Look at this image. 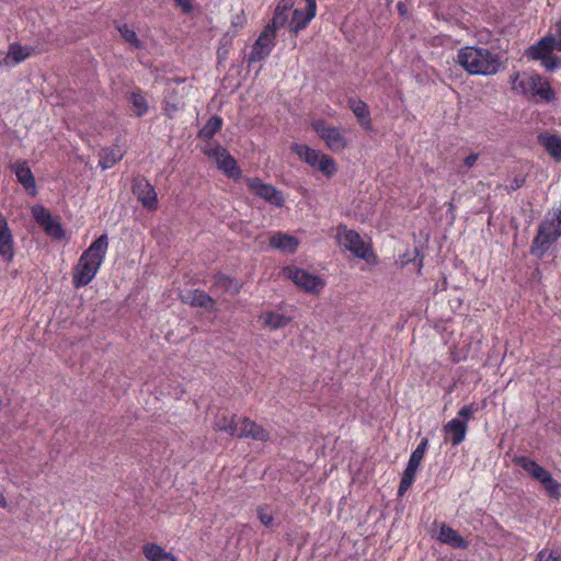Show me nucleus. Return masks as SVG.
Segmentation results:
<instances>
[{
  "label": "nucleus",
  "mask_w": 561,
  "mask_h": 561,
  "mask_svg": "<svg viewBox=\"0 0 561 561\" xmlns=\"http://www.w3.org/2000/svg\"><path fill=\"white\" fill-rule=\"evenodd\" d=\"M107 249V236L102 234L83 251L72 271V283L76 288L92 282L105 259Z\"/></svg>",
  "instance_id": "nucleus-1"
},
{
  "label": "nucleus",
  "mask_w": 561,
  "mask_h": 561,
  "mask_svg": "<svg viewBox=\"0 0 561 561\" xmlns=\"http://www.w3.org/2000/svg\"><path fill=\"white\" fill-rule=\"evenodd\" d=\"M456 64L471 76H493L502 68L499 55L486 48L466 46L458 50Z\"/></svg>",
  "instance_id": "nucleus-2"
},
{
  "label": "nucleus",
  "mask_w": 561,
  "mask_h": 561,
  "mask_svg": "<svg viewBox=\"0 0 561 561\" xmlns=\"http://www.w3.org/2000/svg\"><path fill=\"white\" fill-rule=\"evenodd\" d=\"M214 428L217 432H224L232 437L252 438L263 443L271 438L270 433L263 426L247 416H237L234 414L217 415L214 422Z\"/></svg>",
  "instance_id": "nucleus-3"
},
{
  "label": "nucleus",
  "mask_w": 561,
  "mask_h": 561,
  "mask_svg": "<svg viewBox=\"0 0 561 561\" xmlns=\"http://www.w3.org/2000/svg\"><path fill=\"white\" fill-rule=\"evenodd\" d=\"M314 18L312 12L302 9L296 0H280L275 8L271 24L277 30L288 26L289 31L297 34L304 30Z\"/></svg>",
  "instance_id": "nucleus-4"
},
{
  "label": "nucleus",
  "mask_w": 561,
  "mask_h": 561,
  "mask_svg": "<svg viewBox=\"0 0 561 561\" xmlns=\"http://www.w3.org/2000/svg\"><path fill=\"white\" fill-rule=\"evenodd\" d=\"M511 87L514 92L530 95L538 102L550 103L556 100L550 83L538 73L517 72L511 77Z\"/></svg>",
  "instance_id": "nucleus-5"
},
{
  "label": "nucleus",
  "mask_w": 561,
  "mask_h": 561,
  "mask_svg": "<svg viewBox=\"0 0 561 561\" xmlns=\"http://www.w3.org/2000/svg\"><path fill=\"white\" fill-rule=\"evenodd\" d=\"M291 150L300 160L306 162L313 170L321 172L328 179H331L337 172L335 160L320 150L302 144H293Z\"/></svg>",
  "instance_id": "nucleus-6"
},
{
  "label": "nucleus",
  "mask_w": 561,
  "mask_h": 561,
  "mask_svg": "<svg viewBox=\"0 0 561 561\" xmlns=\"http://www.w3.org/2000/svg\"><path fill=\"white\" fill-rule=\"evenodd\" d=\"M337 241L355 256L365 260L369 264H375L377 262V257L374 254L370 244L365 242L355 230L346 229V227H339Z\"/></svg>",
  "instance_id": "nucleus-7"
},
{
  "label": "nucleus",
  "mask_w": 561,
  "mask_h": 561,
  "mask_svg": "<svg viewBox=\"0 0 561 561\" xmlns=\"http://www.w3.org/2000/svg\"><path fill=\"white\" fill-rule=\"evenodd\" d=\"M513 461L515 465L522 467L533 479L540 482L550 496H560V484L542 466L525 456L515 457Z\"/></svg>",
  "instance_id": "nucleus-8"
},
{
  "label": "nucleus",
  "mask_w": 561,
  "mask_h": 561,
  "mask_svg": "<svg viewBox=\"0 0 561 561\" xmlns=\"http://www.w3.org/2000/svg\"><path fill=\"white\" fill-rule=\"evenodd\" d=\"M311 127L332 152H342L350 145L345 130L342 128L328 125L322 119L313 121Z\"/></svg>",
  "instance_id": "nucleus-9"
},
{
  "label": "nucleus",
  "mask_w": 561,
  "mask_h": 561,
  "mask_svg": "<svg viewBox=\"0 0 561 561\" xmlns=\"http://www.w3.org/2000/svg\"><path fill=\"white\" fill-rule=\"evenodd\" d=\"M477 411V408L473 404L466 405L461 408L458 412L457 417L450 420L444 426V433L446 435V440H450V443L456 446L459 445L466 437L468 430V422L472 417L473 413Z\"/></svg>",
  "instance_id": "nucleus-10"
},
{
  "label": "nucleus",
  "mask_w": 561,
  "mask_h": 561,
  "mask_svg": "<svg viewBox=\"0 0 561 561\" xmlns=\"http://www.w3.org/2000/svg\"><path fill=\"white\" fill-rule=\"evenodd\" d=\"M203 152L215 161L218 169L221 170L228 178L233 180L241 179V169L238 167L234 158L219 145H209L204 148Z\"/></svg>",
  "instance_id": "nucleus-11"
},
{
  "label": "nucleus",
  "mask_w": 561,
  "mask_h": 561,
  "mask_svg": "<svg viewBox=\"0 0 561 561\" xmlns=\"http://www.w3.org/2000/svg\"><path fill=\"white\" fill-rule=\"evenodd\" d=\"M284 275L300 289L310 294H319L325 286V280L322 277L297 266L286 267Z\"/></svg>",
  "instance_id": "nucleus-12"
},
{
  "label": "nucleus",
  "mask_w": 561,
  "mask_h": 561,
  "mask_svg": "<svg viewBox=\"0 0 561 561\" xmlns=\"http://www.w3.org/2000/svg\"><path fill=\"white\" fill-rule=\"evenodd\" d=\"M244 181L249 190L255 196L262 198L263 201L275 207L279 208L284 206V195L275 186L262 182V180L259 178H245Z\"/></svg>",
  "instance_id": "nucleus-13"
},
{
  "label": "nucleus",
  "mask_w": 561,
  "mask_h": 561,
  "mask_svg": "<svg viewBox=\"0 0 561 561\" xmlns=\"http://www.w3.org/2000/svg\"><path fill=\"white\" fill-rule=\"evenodd\" d=\"M276 28L268 24L255 41L252 51L249 56V64L264 60L272 51L275 45Z\"/></svg>",
  "instance_id": "nucleus-14"
},
{
  "label": "nucleus",
  "mask_w": 561,
  "mask_h": 561,
  "mask_svg": "<svg viewBox=\"0 0 561 561\" xmlns=\"http://www.w3.org/2000/svg\"><path fill=\"white\" fill-rule=\"evenodd\" d=\"M561 236V217L554 216L552 219L545 221L534 241V247L541 252Z\"/></svg>",
  "instance_id": "nucleus-15"
},
{
  "label": "nucleus",
  "mask_w": 561,
  "mask_h": 561,
  "mask_svg": "<svg viewBox=\"0 0 561 561\" xmlns=\"http://www.w3.org/2000/svg\"><path fill=\"white\" fill-rule=\"evenodd\" d=\"M133 193L147 209H156L158 198L154 187L145 179L135 180Z\"/></svg>",
  "instance_id": "nucleus-16"
},
{
  "label": "nucleus",
  "mask_w": 561,
  "mask_h": 561,
  "mask_svg": "<svg viewBox=\"0 0 561 561\" xmlns=\"http://www.w3.org/2000/svg\"><path fill=\"white\" fill-rule=\"evenodd\" d=\"M0 256L11 262L14 257V240L4 216L0 213Z\"/></svg>",
  "instance_id": "nucleus-17"
},
{
  "label": "nucleus",
  "mask_w": 561,
  "mask_h": 561,
  "mask_svg": "<svg viewBox=\"0 0 561 561\" xmlns=\"http://www.w3.org/2000/svg\"><path fill=\"white\" fill-rule=\"evenodd\" d=\"M12 171L15 173L18 181L31 194L36 195L35 178L25 161H16L11 165Z\"/></svg>",
  "instance_id": "nucleus-18"
},
{
  "label": "nucleus",
  "mask_w": 561,
  "mask_h": 561,
  "mask_svg": "<svg viewBox=\"0 0 561 561\" xmlns=\"http://www.w3.org/2000/svg\"><path fill=\"white\" fill-rule=\"evenodd\" d=\"M259 322L268 330H279L291 322V317L275 310H266L259 316Z\"/></svg>",
  "instance_id": "nucleus-19"
},
{
  "label": "nucleus",
  "mask_w": 561,
  "mask_h": 561,
  "mask_svg": "<svg viewBox=\"0 0 561 561\" xmlns=\"http://www.w3.org/2000/svg\"><path fill=\"white\" fill-rule=\"evenodd\" d=\"M526 55L534 60H540L548 71H553L561 67V58L551 51L539 50L537 47L530 46L526 50Z\"/></svg>",
  "instance_id": "nucleus-20"
},
{
  "label": "nucleus",
  "mask_w": 561,
  "mask_h": 561,
  "mask_svg": "<svg viewBox=\"0 0 561 561\" xmlns=\"http://www.w3.org/2000/svg\"><path fill=\"white\" fill-rule=\"evenodd\" d=\"M181 300L192 307H201L207 310L215 309L214 299L206 293L198 289L188 290L186 294L181 295Z\"/></svg>",
  "instance_id": "nucleus-21"
},
{
  "label": "nucleus",
  "mask_w": 561,
  "mask_h": 561,
  "mask_svg": "<svg viewBox=\"0 0 561 561\" xmlns=\"http://www.w3.org/2000/svg\"><path fill=\"white\" fill-rule=\"evenodd\" d=\"M270 244L282 252L294 253L299 245V240L294 236L278 232L270 238Z\"/></svg>",
  "instance_id": "nucleus-22"
},
{
  "label": "nucleus",
  "mask_w": 561,
  "mask_h": 561,
  "mask_svg": "<svg viewBox=\"0 0 561 561\" xmlns=\"http://www.w3.org/2000/svg\"><path fill=\"white\" fill-rule=\"evenodd\" d=\"M33 53V48L28 46H22L19 43H12L9 46L7 57L4 59L5 65H16L27 59Z\"/></svg>",
  "instance_id": "nucleus-23"
},
{
  "label": "nucleus",
  "mask_w": 561,
  "mask_h": 561,
  "mask_svg": "<svg viewBox=\"0 0 561 561\" xmlns=\"http://www.w3.org/2000/svg\"><path fill=\"white\" fill-rule=\"evenodd\" d=\"M438 539L453 548H467V541L453 528L443 525L438 533Z\"/></svg>",
  "instance_id": "nucleus-24"
},
{
  "label": "nucleus",
  "mask_w": 561,
  "mask_h": 561,
  "mask_svg": "<svg viewBox=\"0 0 561 561\" xmlns=\"http://www.w3.org/2000/svg\"><path fill=\"white\" fill-rule=\"evenodd\" d=\"M350 108L358 119L359 124L364 128L370 129L371 121L368 105L362 100H350Z\"/></svg>",
  "instance_id": "nucleus-25"
},
{
  "label": "nucleus",
  "mask_w": 561,
  "mask_h": 561,
  "mask_svg": "<svg viewBox=\"0 0 561 561\" xmlns=\"http://www.w3.org/2000/svg\"><path fill=\"white\" fill-rule=\"evenodd\" d=\"M142 551L149 561H178L172 553L157 543H146Z\"/></svg>",
  "instance_id": "nucleus-26"
},
{
  "label": "nucleus",
  "mask_w": 561,
  "mask_h": 561,
  "mask_svg": "<svg viewBox=\"0 0 561 561\" xmlns=\"http://www.w3.org/2000/svg\"><path fill=\"white\" fill-rule=\"evenodd\" d=\"M124 153L118 147L104 148L100 152L99 165L106 170L122 160Z\"/></svg>",
  "instance_id": "nucleus-27"
},
{
  "label": "nucleus",
  "mask_w": 561,
  "mask_h": 561,
  "mask_svg": "<svg viewBox=\"0 0 561 561\" xmlns=\"http://www.w3.org/2000/svg\"><path fill=\"white\" fill-rule=\"evenodd\" d=\"M539 142L557 161H561V138L556 135H540Z\"/></svg>",
  "instance_id": "nucleus-28"
},
{
  "label": "nucleus",
  "mask_w": 561,
  "mask_h": 561,
  "mask_svg": "<svg viewBox=\"0 0 561 561\" xmlns=\"http://www.w3.org/2000/svg\"><path fill=\"white\" fill-rule=\"evenodd\" d=\"M122 38L129 44L133 49H141L144 47L142 42L139 39L137 33L128 24H119L116 26Z\"/></svg>",
  "instance_id": "nucleus-29"
},
{
  "label": "nucleus",
  "mask_w": 561,
  "mask_h": 561,
  "mask_svg": "<svg viewBox=\"0 0 561 561\" xmlns=\"http://www.w3.org/2000/svg\"><path fill=\"white\" fill-rule=\"evenodd\" d=\"M129 102L133 105L135 114L140 117L145 115L148 111V103L146 98L141 94L139 90L133 91L128 96Z\"/></svg>",
  "instance_id": "nucleus-30"
},
{
  "label": "nucleus",
  "mask_w": 561,
  "mask_h": 561,
  "mask_svg": "<svg viewBox=\"0 0 561 561\" xmlns=\"http://www.w3.org/2000/svg\"><path fill=\"white\" fill-rule=\"evenodd\" d=\"M428 440L424 438L416 449L411 454L407 468L417 472L419 466L424 457Z\"/></svg>",
  "instance_id": "nucleus-31"
},
{
  "label": "nucleus",
  "mask_w": 561,
  "mask_h": 561,
  "mask_svg": "<svg viewBox=\"0 0 561 561\" xmlns=\"http://www.w3.org/2000/svg\"><path fill=\"white\" fill-rule=\"evenodd\" d=\"M533 47H537L539 50L543 51H551L559 50L561 51V37L556 38L553 35H547L542 37L539 42H537L535 45H531Z\"/></svg>",
  "instance_id": "nucleus-32"
},
{
  "label": "nucleus",
  "mask_w": 561,
  "mask_h": 561,
  "mask_svg": "<svg viewBox=\"0 0 561 561\" xmlns=\"http://www.w3.org/2000/svg\"><path fill=\"white\" fill-rule=\"evenodd\" d=\"M222 122L218 116H211L199 130V137L209 139L221 128Z\"/></svg>",
  "instance_id": "nucleus-33"
},
{
  "label": "nucleus",
  "mask_w": 561,
  "mask_h": 561,
  "mask_svg": "<svg viewBox=\"0 0 561 561\" xmlns=\"http://www.w3.org/2000/svg\"><path fill=\"white\" fill-rule=\"evenodd\" d=\"M45 232L56 239L62 240L65 239V231L59 221L55 220L53 217L49 218L43 226H41Z\"/></svg>",
  "instance_id": "nucleus-34"
},
{
  "label": "nucleus",
  "mask_w": 561,
  "mask_h": 561,
  "mask_svg": "<svg viewBox=\"0 0 561 561\" xmlns=\"http://www.w3.org/2000/svg\"><path fill=\"white\" fill-rule=\"evenodd\" d=\"M415 474V471H411L410 469L405 468L398 490L400 496H402L412 485Z\"/></svg>",
  "instance_id": "nucleus-35"
},
{
  "label": "nucleus",
  "mask_w": 561,
  "mask_h": 561,
  "mask_svg": "<svg viewBox=\"0 0 561 561\" xmlns=\"http://www.w3.org/2000/svg\"><path fill=\"white\" fill-rule=\"evenodd\" d=\"M32 215L35 220L43 226L49 218H51L50 213L43 207L42 205H35L32 207Z\"/></svg>",
  "instance_id": "nucleus-36"
},
{
  "label": "nucleus",
  "mask_w": 561,
  "mask_h": 561,
  "mask_svg": "<svg viewBox=\"0 0 561 561\" xmlns=\"http://www.w3.org/2000/svg\"><path fill=\"white\" fill-rule=\"evenodd\" d=\"M256 513H257V518L264 526L270 527L273 525L274 514L266 506L257 507Z\"/></svg>",
  "instance_id": "nucleus-37"
},
{
  "label": "nucleus",
  "mask_w": 561,
  "mask_h": 561,
  "mask_svg": "<svg viewBox=\"0 0 561 561\" xmlns=\"http://www.w3.org/2000/svg\"><path fill=\"white\" fill-rule=\"evenodd\" d=\"M536 561H560V556L556 550L546 547L537 553Z\"/></svg>",
  "instance_id": "nucleus-38"
},
{
  "label": "nucleus",
  "mask_w": 561,
  "mask_h": 561,
  "mask_svg": "<svg viewBox=\"0 0 561 561\" xmlns=\"http://www.w3.org/2000/svg\"><path fill=\"white\" fill-rule=\"evenodd\" d=\"M479 159V154L478 153H470L468 154L465 159H463V165L467 168V169H471L478 161Z\"/></svg>",
  "instance_id": "nucleus-39"
},
{
  "label": "nucleus",
  "mask_w": 561,
  "mask_h": 561,
  "mask_svg": "<svg viewBox=\"0 0 561 561\" xmlns=\"http://www.w3.org/2000/svg\"><path fill=\"white\" fill-rule=\"evenodd\" d=\"M178 110H179V106L176 104L171 103V102H165L164 113L168 116L172 117Z\"/></svg>",
  "instance_id": "nucleus-40"
},
{
  "label": "nucleus",
  "mask_w": 561,
  "mask_h": 561,
  "mask_svg": "<svg viewBox=\"0 0 561 561\" xmlns=\"http://www.w3.org/2000/svg\"><path fill=\"white\" fill-rule=\"evenodd\" d=\"M307 4L302 7V9L307 10L308 12H312L316 15L317 11V3L316 0H306Z\"/></svg>",
  "instance_id": "nucleus-41"
},
{
  "label": "nucleus",
  "mask_w": 561,
  "mask_h": 561,
  "mask_svg": "<svg viewBox=\"0 0 561 561\" xmlns=\"http://www.w3.org/2000/svg\"><path fill=\"white\" fill-rule=\"evenodd\" d=\"M8 506L7 499L3 492L0 490V507L5 508Z\"/></svg>",
  "instance_id": "nucleus-42"
},
{
  "label": "nucleus",
  "mask_w": 561,
  "mask_h": 561,
  "mask_svg": "<svg viewBox=\"0 0 561 561\" xmlns=\"http://www.w3.org/2000/svg\"><path fill=\"white\" fill-rule=\"evenodd\" d=\"M556 31L559 35H561V19L556 23Z\"/></svg>",
  "instance_id": "nucleus-43"
}]
</instances>
